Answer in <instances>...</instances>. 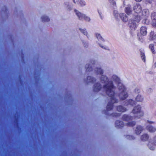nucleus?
Instances as JSON below:
<instances>
[{"mask_svg": "<svg viewBox=\"0 0 156 156\" xmlns=\"http://www.w3.org/2000/svg\"><path fill=\"white\" fill-rule=\"evenodd\" d=\"M147 122L148 123H150V124H152V123H154V122L149 121H147Z\"/></svg>", "mask_w": 156, "mask_h": 156, "instance_id": "obj_39", "label": "nucleus"}, {"mask_svg": "<svg viewBox=\"0 0 156 156\" xmlns=\"http://www.w3.org/2000/svg\"><path fill=\"white\" fill-rule=\"evenodd\" d=\"M119 16L122 19V20L124 22H127L128 20V17L124 13H120L119 15Z\"/></svg>", "mask_w": 156, "mask_h": 156, "instance_id": "obj_17", "label": "nucleus"}, {"mask_svg": "<svg viewBox=\"0 0 156 156\" xmlns=\"http://www.w3.org/2000/svg\"><path fill=\"white\" fill-rule=\"evenodd\" d=\"M126 137L127 139L130 140H134L135 139V137L133 136L126 135Z\"/></svg>", "mask_w": 156, "mask_h": 156, "instance_id": "obj_31", "label": "nucleus"}, {"mask_svg": "<svg viewBox=\"0 0 156 156\" xmlns=\"http://www.w3.org/2000/svg\"><path fill=\"white\" fill-rule=\"evenodd\" d=\"M147 129L151 133L154 132L156 130V129L151 125H149L147 126Z\"/></svg>", "mask_w": 156, "mask_h": 156, "instance_id": "obj_19", "label": "nucleus"}, {"mask_svg": "<svg viewBox=\"0 0 156 156\" xmlns=\"http://www.w3.org/2000/svg\"><path fill=\"white\" fill-rule=\"evenodd\" d=\"M110 2L112 3L113 5H116V3L114 0H110Z\"/></svg>", "mask_w": 156, "mask_h": 156, "instance_id": "obj_37", "label": "nucleus"}, {"mask_svg": "<svg viewBox=\"0 0 156 156\" xmlns=\"http://www.w3.org/2000/svg\"><path fill=\"white\" fill-rule=\"evenodd\" d=\"M76 3L81 7L83 6L86 4L85 2L83 0H77Z\"/></svg>", "mask_w": 156, "mask_h": 156, "instance_id": "obj_21", "label": "nucleus"}, {"mask_svg": "<svg viewBox=\"0 0 156 156\" xmlns=\"http://www.w3.org/2000/svg\"><path fill=\"white\" fill-rule=\"evenodd\" d=\"M154 66L156 68V62L154 63Z\"/></svg>", "mask_w": 156, "mask_h": 156, "instance_id": "obj_42", "label": "nucleus"}, {"mask_svg": "<svg viewBox=\"0 0 156 156\" xmlns=\"http://www.w3.org/2000/svg\"><path fill=\"white\" fill-rule=\"evenodd\" d=\"M125 13L128 15L132 13V10L130 5L129 4L127 5L125 9Z\"/></svg>", "mask_w": 156, "mask_h": 156, "instance_id": "obj_9", "label": "nucleus"}, {"mask_svg": "<svg viewBox=\"0 0 156 156\" xmlns=\"http://www.w3.org/2000/svg\"><path fill=\"white\" fill-rule=\"evenodd\" d=\"M141 17L142 16L144 17H148L149 15V11L148 9H144L141 12Z\"/></svg>", "mask_w": 156, "mask_h": 156, "instance_id": "obj_14", "label": "nucleus"}, {"mask_svg": "<svg viewBox=\"0 0 156 156\" xmlns=\"http://www.w3.org/2000/svg\"><path fill=\"white\" fill-rule=\"evenodd\" d=\"M140 35V34L139 33L137 34V36L138 37V39L139 41H140L141 40L143 39V38L142 36Z\"/></svg>", "mask_w": 156, "mask_h": 156, "instance_id": "obj_35", "label": "nucleus"}, {"mask_svg": "<svg viewBox=\"0 0 156 156\" xmlns=\"http://www.w3.org/2000/svg\"><path fill=\"white\" fill-rule=\"evenodd\" d=\"M149 48L151 51L152 53L153 54H155L156 53V52L154 49V44H150L149 45Z\"/></svg>", "mask_w": 156, "mask_h": 156, "instance_id": "obj_27", "label": "nucleus"}, {"mask_svg": "<svg viewBox=\"0 0 156 156\" xmlns=\"http://www.w3.org/2000/svg\"><path fill=\"white\" fill-rule=\"evenodd\" d=\"M151 17L152 21L156 20V12H152L151 14Z\"/></svg>", "mask_w": 156, "mask_h": 156, "instance_id": "obj_28", "label": "nucleus"}, {"mask_svg": "<svg viewBox=\"0 0 156 156\" xmlns=\"http://www.w3.org/2000/svg\"><path fill=\"white\" fill-rule=\"evenodd\" d=\"M143 97L141 95L138 94L136 97L135 100L137 102H142L143 100Z\"/></svg>", "mask_w": 156, "mask_h": 156, "instance_id": "obj_23", "label": "nucleus"}, {"mask_svg": "<svg viewBox=\"0 0 156 156\" xmlns=\"http://www.w3.org/2000/svg\"><path fill=\"white\" fill-rule=\"evenodd\" d=\"M149 138V135L147 134H144L141 136V139L143 141H146Z\"/></svg>", "mask_w": 156, "mask_h": 156, "instance_id": "obj_20", "label": "nucleus"}, {"mask_svg": "<svg viewBox=\"0 0 156 156\" xmlns=\"http://www.w3.org/2000/svg\"><path fill=\"white\" fill-rule=\"evenodd\" d=\"M150 142H149L148 145V146L149 148V149L151 150H154V147L151 146L150 144Z\"/></svg>", "mask_w": 156, "mask_h": 156, "instance_id": "obj_36", "label": "nucleus"}, {"mask_svg": "<svg viewBox=\"0 0 156 156\" xmlns=\"http://www.w3.org/2000/svg\"><path fill=\"white\" fill-rule=\"evenodd\" d=\"M144 129L143 127L140 125H138L135 130V133L137 135H139Z\"/></svg>", "mask_w": 156, "mask_h": 156, "instance_id": "obj_11", "label": "nucleus"}, {"mask_svg": "<svg viewBox=\"0 0 156 156\" xmlns=\"http://www.w3.org/2000/svg\"><path fill=\"white\" fill-rule=\"evenodd\" d=\"M140 52L141 57L142 60L144 62H145V61H146V58H145V55L144 51L143 50L140 49Z\"/></svg>", "mask_w": 156, "mask_h": 156, "instance_id": "obj_22", "label": "nucleus"}, {"mask_svg": "<svg viewBox=\"0 0 156 156\" xmlns=\"http://www.w3.org/2000/svg\"><path fill=\"white\" fill-rule=\"evenodd\" d=\"M138 90H137V91H138ZM137 92H138V93H139V92H138V91H137Z\"/></svg>", "mask_w": 156, "mask_h": 156, "instance_id": "obj_44", "label": "nucleus"}, {"mask_svg": "<svg viewBox=\"0 0 156 156\" xmlns=\"http://www.w3.org/2000/svg\"><path fill=\"white\" fill-rule=\"evenodd\" d=\"M149 37L151 40L154 41V43L156 45V34H154L153 31H151L150 33Z\"/></svg>", "mask_w": 156, "mask_h": 156, "instance_id": "obj_12", "label": "nucleus"}, {"mask_svg": "<svg viewBox=\"0 0 156 156\" xmlns=\"http://www.w3.org/2000/svg\"><path fill=\"white\" fill-rule=\"evenodd\" d=\"M116 110L118 111L122 112H125L127 110L126 108L121 105L118 106L116 107Z\"/></svg>", "mask_w": 156, "mask_h": 156, "instance_id": "obj_16", "label": "nucleus"}, {"mask_svg": "<svg viewBox=\"0 0 156 156\" xmlns=\"http://www.w3.org/2000/svg\"><path fill=\"white\" fill-rule=\"evenodd\" d=\"M146 1L148 3L151 4L152 3L153 0H146Z\"/></svg>", "mask_w": 156, "mask_h": 156, "instance_id": "obj_38", "label": "nucleus"}, {"mask_svg": "<svg viewBox=\"0 0 156 156\" xmlns=\"http://www.w3.org/2000/svg\"><path fill=\"white\" fill-rule=\"evenodd\" d=\"M96 36L97 38L98 39H101L102 38V37L100 34L97 33L96 34Z\"/></svg>", "mask_w": 156, "mask_h": 156, "instance_id": "obj_34", "label": "nucleus"}, {"mask_svg": "<svg viewBox=\"0 0 156 156\" xmlns=\"http://www.w3.org/2000/svg\"><path fill=\"white\" fill-rule=\"evenodd\" d=\"M5 10L6 11L7 10V8H6V7H5Z\"/></svg>", "mask_w": 156, "mask_h": 156, "instance_id": "obj_43", "label": "nucleus"}, {"mask_svg": "<svg viewBox=\"0 0 156 156\" xmlns=\"http://www.w3.org/2000/svg\"><path fill=\"white\" fill-rule=\"evenodd\" d=\"M127 103L128 104L126 105H130L133 106L136 104L135 101L132 99H129L127 100Z\"/></svg>", "mask_w": 156, "mask_h": 156, "instance_id": "obj_26", "label": "nucleus"}, {"mask_svg": "<svg viewBox=\"0 0 156 156\" xmlns=\"http://www.w3.org/2000/svg\"><path fill=\"white\" fill-rule=\"evenodd\" d=\"M136 124V122L135 121H132L131 122H129L126 123V125L128 126L129 127H133Z\"/></svg>", "mask_w": 156, "mask_h": 156, "instance_id": "obj_29", "label": "nucleus"}, {"mask_svg": "<svg viewBox=\"0 0 156 156\" xmlns=\"http://www.w3.org/2000/svg\"><path fill=\"white\" fill-rule=\"evenodd\" d=\"M151 24L154 27H156V20L154 21H152Z\"/></svg>", "mask_w": 156, "mask_h": 156, "instance_id": "obj_33", "label": "nucleus"}, {"mask_svg": "<svg viewBox=\"0 0 156 156\" xmlns=\"http://www.w3.org/2000/svg\"><path fill=\"white\" fill-rule=\"evenodd\" d=\"M135 20L133 19H130L129 21L128 25L131 30H135L136 28V22L137 23L136 19L135 17L134 18Z\"/></svg>", "mask_w": 156, "mask_h": 156, "instance_id": "obj_7", "label": "nucleus"}, {"mask_svg": "<svg viewBox=\"0 0 156 156\" xmlns=\"http://www.w3.org/2000/svg\"><path fill=\"white\" fill-rule=\"evenodd\" d=\"M85 67L87 71L90 72L93 70L92 66L90 64H86Z\"/></svg>", "mask_w": 156, "mask_h": 156, "instance_id": "obj_25", "label": "nucleus"}, {"mask_svg": "<svg viewBox=\"0 0 156 156\" xmlns=\"http://www.w3.org/2000/svg\"><path fill=\"white\" fill-rule=\"evenodd\" d=\"M73 3L75 4H76V1H75V0H72Z\"/></svg>", "mask_w": 156, "mask_h": 156, "instance_id": "obj_41", "label": "nucleus"}, {"mask_svg": "<svg viewBox=\"0 0 156 156\" xmlns=\"http://www.w3.org/2000/svg\"><path fill=\"white\" fill-rule=\"evenodd\" d=\"M118 87L119 91L118 96L120 100H123L126 99L128 96V94L126 91V88L120 83H118Z\"/></svg>", "mask_w": 156, "mask_h": 156, "instance_id": "obj_2", "label": "nucleus"}, {"mask_svg": "<svg viewBox=\"0 0 156 156\" xmlns=\"http://www.w3.org/2000/svg\"><path fill=\"white\" fill-rule=\"evenodd\" d=\"M152 144L153 145H156V136H155L153 137Z\"/></svg>", "mask_w": 156, "mask_h": 156, "instance_id": "obj_32", "label": "nucleus"}, {"mask_svg": "<svg viewBox=\"0 0 156 156\" xmlns=\"http://www.w3.org/2000/svg\"><path fill=\"white\" fill-rule=\"evenodd\" d=\"M41 20L42 22H48L50 21V19L47 16L44 15L41 17Z\"/></svg>", "mask_w": 156, "mask_h": 156, "instance_id": "obj_24", "label": "nucleus"}, {"mask_svg": "<svg viewBox=\"0 0 156 156\" xmlns=\"http://www.w3.org/2000/svg\"><path fill=\"white\" fill-rule=\"evenodd\" d=\"M133 117L128 115L124 114L122 116V119L125 121L128 122L133 119Z\"/></svg>", "mask_w": 156, "mask_h": 156, "instance_id": "obj_13", "label": "nucleus"}, {"mask_svg": "<svg viewBox=\"0 0 156 156\" xmlns=\"http://www.w3.org/2000/svg\"><path fill=\"white\" fill-rule=\"evenodd\" d=\"M135 1H136V2H141L143 0H134Z\"/></svg>", "mask_w": 156, "mask_h": 156, "instance_id": "obj_40", "label": "nucleus"}, {"mask_svg": "<svg viewBox=\"0 0 156 156\" xmlns=\"http://www.w3.org/2000/svg\"><path fill=\"white\" fill-rule=\"evenodd\" d=\"M74 12L79 20H81L83 19L87 22L90 21V17L86 16L85 14L80 12L76 9H74Z\"/></svg>", "mask_w": 156, "mask_h": 156, "instance_id": "obj_6", "label": "nucleus"}, {"mask_svg": "<svg viewBox=\"0 0 156 156\" xmlns=\"http://www.w3.org/2000/svg\"><path fill=\"white\" fill-rule=\"evenodd\" d=\"M142 7L141 5L139 3H136L133 6V10L136 13L135 16V19L137 22H139L141 20V12L142 11Z\"/></svg>", "mask_w": 156, "mask_h": 156, "instance_id": "obj_3", "label": "nucleus"}, {"mask_svg": "<svg viewBox=\"0 0 156 156\" xmlns=\"http://www.w3.org/2000/svg\"><path fill=\"white\" fill-rule=\"evenodd\" d=\"M102 87L101 84L98 83L94 84L93 87V91L94 92H98L101 89Z\"/></svg>", "mask_w": 156, "mask_h": 156, "instance_id": "obj_8", "label": "nucleus"}, {"mask_svg": "<svg viewBox=\"0 0 156 156\" xmlns=\"http://www.w3.org/2000/svg\"><path fill=\"white\" fill-rule=\"evenodd\" d=\"M140 32L142 35L143 36L146 35L147 33V27L145 26H142L140 29Z\"/></svg>", "mask_w": 156, "mask_h": 156, "instance_id": "obj_10", "label": "nucleus"}, {"mask_svg": "<svg viewBox=\"0 0 156 156\" xmlns=\"http://www.w3.org/2000/svg\"><path fill=\"white\" fill-rule=\"evenodd\" d=\"M79 30L81 31V32L83 33L84 35H87V33L86 30L85 29H82L81 28H79Z\"/></svg>", "mask_w": 156, "mask_h": 156, "instance_id": "obj_30", "label": "nucleus"}, {"mask_svg": "<svg viewBox=\"0 0 156 156\" xmlns=\"http://www.w3.org/2000/svg\"><path fill=\"white\" fill-rule=\"evenodd\" d=\"M85 81L87 83H94L96 81V79L95 78L93 77L88 76H87V79L85 80Z\"/></svg>", "mask_w": 156, "mask_h": 156, "instance_id": "obj_18", "label": "nucleus"}, {"mask_svg": "<svg viewBox=\"0 0 156 156\" xmlns=\"http://www.w3.org/2000/svg\"><path fill=\"white\" fill-rule=\"evenodd\" d=\"M115 124L116 127L119 128H122L124 126L123 122L119 120H116L115 121Z\"/></svg>", "mask_w": 156, "mask_h": 156, "instance_id": "obj_15", "label": "nucleus"}, {"mask_svg": "<svg viewBox=\"0 0 156 156\" xmlns=\"http://www.w3.org/2000/svg\"><path fill=\"white\" fill-rule=\"evenodd\" d=\"M95 71V73L97 74L101 75V80L102 82L105 83L108 81V77L105 75H102L103 73V71L101 68L97 67L96 68Z\"/></svg>", "mask_w": 156, "mask_h": 156, "instance_id": "obj_5", "label": "nucleus"}, {"mask_svg": "<svg viewBox=\"0 0 156 156\" xmlns=\"http://www.w3.org/2000/svg\"><path fill=\"white\" fill-rule=\"evenodd\" d=\"M141 107L140 105H138L134 107L132 112L136 115L135 117L140 118L144 115V112L141 110Z\"/></svg>", "mask_w": 156, "mask_h": 156, "instance_id": "obj_4", "label": "nucleus"}, {"mask_svg": "<svg viewBox=\"0 0 156 156\" xmlns=\"http://www.w3.org/2000/svg\"><path fill=\"white\" fill-rule=\"evenodd\" d=\"M103 87L105 91L107 94L110 97V101H109L106 107V110H103L102 112L107 116H111L114 117H119L121 114L120 113L114 112L112 114H109L108 112L112 110L114 106V104L117 103L118 102V99L115 98V92L113 90L115 87L114 86L112 81H109L108 84L104 85Z\"/></svg>", "mask_w": 156, "mask_h": 156, "instance_id": "obj_1", "label": "nucleus"}]
</instances>
